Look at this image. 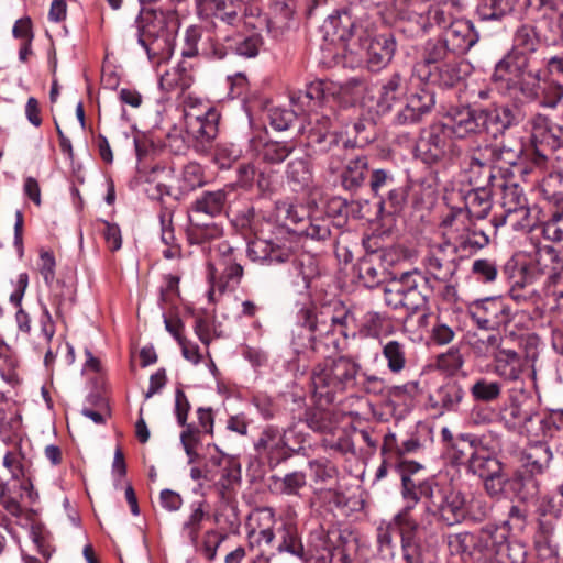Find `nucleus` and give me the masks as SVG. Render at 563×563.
<instances>
[{
    "instance_id": "1",
    "label": "nucleus",
    "mask_w": 563,
    "mask_h": 563,
    "mask_svg": "<svg viewBox=\"0 0 563 563\" xmlns=\"http://www.w3.org/2000/svg\"><path fill=\"white\" fill-rule=\"evenodd\" d=\"M355 323L353 309L342 301L324 305L318 312L302 307L291 331L292 350L296 354L310 350L321 356L342 351L349 338L355 335Z\"/></svg>"
},
{
    "instance_id": "2",
    "label": "nucleus",
    "mask_w": 563,
    "mask_h": 563,
    "mask_svg": "<svg viewBox=\"0 0 563 563\" xmlns=\"http://www.w3.org/2000/svg\"><path fill=\"white\" fill-rule=\"evenodd\" d=\"M439 483L434 478L416 482L413 478L402 476L401 498L402 509L395 516L394 520L400 530L402 556L406 563H435L432 551L423 549L418 542L420 526L412 518L411 511L421 498L426 499V507L431 505L438 497Z\"/></svg>"
},
{
    "instance_id": "3",
    "label": "nucleus",
    "mask_w": 563,
    "mask_h": 563,
    "mask_svg": "<svg viewBox=\"0 0 563 563\" xmlns=\"http://www.w3.org/2000/svg\"><path fill=\"white\" fill-rule=\"evenodd\" d=\"M361 365L349 356L325 357L310 374L311 391L320 406L332 404L339 395L354 390Z\"/></svg>"
},
{
    "instance_id": "4",
    "label": "nucleus",
    "mask_w": 563,
    "mask_h": 563,
    "mask_svg": "<svg viewBox=\"0 0 563 563\" xmlns=\"http://www.w3.org/2000/svg\"><path fill=\"white\" fill-rule=\"evenodd\" d=\"M493 80L499 92L509 97L520 93L530 101L540 97L541 70L529 69V57L517 51H510L496 64Z\"/></svg>"
},
{
    "instance_id": "5",
    "label": "nucleus",
    "mask_w": 563,
    "mask_h": 563,
    "mask_svg": "<svg viewBox=\"0 0 563 563\" xmlns=\"http://www.w3.org/2000/svg\"><path fill=\"white\" fill-rule=\"evenodd\" d=\"M232 186L201 192L188 208V240L191 244H201L219 238L222 229L213 221L225 212Z\"/></svg>"
},
{
    "instance_id": "6",
    "label": "nucleus",
    "mask_w": 563,
    "mask_h": 563,
    "mask_svg": "<svg viewBox=\"0 0 563 563\" xmlns=\"http://www.w3.org/2000/svg\"><path fill=\"white\" fill-rule=\"evenodd\" d=\"M498 420L508 431L525 435L528 439L542 438L544 428H548L549 424L534 408L531 399L523 395L511 396L500 407Z\"/></svg>"
},
{
    "instance_id": "7",
    "label": "nucleus",
    "mask_w": 563,
    "mask_h": 563,
    "mask_svg": "<svg viewBox=\"0 0 563 563\" xmlns=\"http://www.w3.org/2000/svg\"><path fill=\"white\" fill-rule=\"evenodd\" d=\"M343 121L331 104L321 106L320 110H311L300 133L306 136L307 145L316 152L327 153L338 145L336 123Z\"/></svg>"
},
{
    "instance_id": "8",
    "label": "nucleus",
    "mask_w": 563,
    "mask_h": 563,
    "mask_svg": "<svg viewBox=\"0 0 563 563\" xmlns=\"http://www.w3.org/2000/svg\"><path fill=\"white\" fill-rule=\"evenodd\" d=\"M416 156L427 165L459 157L460 148L451 139L449 124L435 122L424 128L416 143Z\"/></svg>"
},
{
    "instance_id": "9",
    "label": "nucleus",
    "mask_w": 563,
    "mask_h": 563,
    "mask_svg": "<svg viewBox=\"0 0 563 563\" xmlns=\"http://www.w3.org/2000/svg\"><path fill=\"white\" fill-rule=\"evenodd\" d=\"M296 424H292L280 431L274 426H267L262 431L254 448L260 455L267 459L269 467H276L289 459L297 451L292 444L300 445L303 442V437L296 432Z\"/></svg>"
},
{
    "instance_id": "10",
    "label": "nucleus",
    "mask_w": 563,
    "mask_h": 563,
    "mask_svg": "<svg viewBox=\"0 0 563 563\" xmlns=\"http://www.w3.org/2000/svg\"><path fill=\"white\" fill-rule=\"evenodd\" d=\"M495 186L501 189L500 206L503 208V212L495 214L492 219L495 230L503 225H509L515 231L531 227L530 210L522 188L517 183L506 180Z\"/></svg>"
},
{
    "instance_id": "11",
    "label": "nucleus",
    "mask_w": 563,
    "mask_h": 563,
    "mask_svg": "<svg viewBox=\"0 0 563 563\" xmlns=\"http://www.w3.org/2000/svg\"><path fill=\"white\" fill-rule=\"evenodd\" d=\"M445 234L452 241V250L474 253L489 243V236L476 224L467 220L463 209H453L443 220Z\"/></svg>"
},
{
    "instance_id": "12",
    "label": "nucleus",
    "mask_w": 563,
    "mask_h": 563,
    "mask_svg": "<svg viewBox=\"0 0 563 563\" xmlns=\"http://www.w3.org/2000/svg\"><path fill=\"white\" fill-rule=\"evenodd\" d=\"M531 269L545 275L543 289L563 312V251L548 244L538 246Z\"/></svg>"
},
{
    "instance_id": "13",
    "label": "nucleus",
    "mask_w": 563,
    "mask_h": 563,
    "mask_svg": "<svg viewBox=\"0 0 563 563\" xmlns=\"http://www.w3.org/2000/svg\"><path fill=\"white\" fill-rule=\"evenodd\" d=\"M184 120L187 133L194 139L209 142L218 133V111L190 97L184 104Z\"/></svg>"
},
{
    "instance_id": "14",
    "label": "nucleus",
    "mask_w": 563,
    "mask_h": 563,
    "mask_svg": "<svg viewBox=\"0 0 563 563\" xmlns=\"http://www.w3.org/2000/svg\"><path fill=\"white\" fill-rule=\"evenodd\" d=\"M467 313L484 331L497 330L514 319V312L500 297L476 299L467 306Z\"/></svg>"
},
{
    "instance_id": "15",
    "label": "nucleus",
    "mask_w": 563,
    "mask_h": 563,
    "mask_svg": "<svg viewBox=\"0 0 563 563\" xmlns=\"http://www.w3.org/2000/svg\"><path fill=\"white\" fill-rule=\"evenodd\" d=\"M390 282L395 288H398L400 297L407 303L408 313L422 308L434 290L431 279L418 269L405 272Z\"/></svg>"
},
{
    "instance_id": "16",
    "label": "nucleus",
    "mask_w": 563,
    "mask_h": 563,
    "mask_svg": "<svg viewBox=\"0 0 563 563\" xmlns=\"http://www.w3.org/2000/svg\"><path fill=\"white\" fill-rule=\"evenodd\" d=\"M247 256L263 265H278L295 262V249L289 238L275 235L269 239L256 238L247 244Z\"/></svg>"
},
{
    "instance_id": "17",
    "label": "nucleus",
    "mask_w": 563,
    "mask_h": 563,
    "mask_svg": "<svg viewBox=\"0 0 563 563\" xmlns=\"http://www.w3.org/2000/svg\"><path fill=\"white\" fill-rule=\"evenodd\" d=\"M174 15L156 10H142L135 20L137 43L145 49L147 57L152 60L157 56L156 42L165 35L168 21Z\"/></svg>"
},
{
    "instance_id": "18",
    "label": "nucleus",
    "mask_w": 563,
    "mask_h": 563,
    "mask_svg": "<svg viewBox=\"0 0 563 563\" xmlns=\"http://www.w3.org/2000/svg\"><path fill=\"white\" fill-rule=\"evenodd\" d=\"M427 512L438 515L440 520L448 526H454L466 517L465 498L460 492L439 484L438 497L427 506Z\"/></svg>"
},
{
    "instance_id": "19",
    "label": "nucleus",
    "mask_w": 563,
    "mask_h": 563,
    "mask_svg": "<svg viewBox=\"0 0 563 563\" xmlns=\"http://www.w3.org/2000/svg\"><path fill=\"white\" fill-rule=\"evenodd\" d=\"M531 143L536 153L549 159L550 152L563 141V128L549 117L538 113L530 120Z\"/></svg>"
},
{
    "instance_id": "20",
    "label": "nucleus",
    "mask_w": 563,
    "mask_h": 563,
    "mask_svg": "<svg viewBox=\"0 0 563 563\" xmlns=\"http://www.w3.org/2000/svg\"><path fill=\"white\" fill-rule=\"evenodd\" d=\"M336 538H340V530L336 528L313 529L308 538L305 563H332L336 549Z\"/></svg>"
},
{
    "instance_id": "21",
    "label": "nucleus",
    "mask_w": 563,
    "mask_h": 563,
    "mask_svg": "<svg viewBox=\"0 0 563 563\" xmlns=\"http://www.w3.org/2000/svg\"><path fill=\"white\" fill-rule=\"evenodd\" d=\"M426 274L434 280L449 283L457 271V262L450 244H440L430 249L423 258Z\"/></svg>"
},
{
    "instance_id": "22",
    "label": "nucleus",
    "mask_w": 563,
    "mask_h": 563,
    "mask_svg": "<svg viewBox=\"0 0 563 563\" xmlns=\"http://www.w3.org/2000/svg\"><path fill=\"white\" fill-rule=\"evenodd\" d=\"M207 180L203 167L196 162H189L183 167L179 176L177 177V187L175 189L163 183H158L156 188L159 196H173L176 200H180L188 194L205 186Z\"/></svg>"
},
{
    "instance_id": "23",
    "label": "nucleus",
    "mask_w": 563,
    "mask_h": 563,
    "mask_svg": "<svg viewBox=\"0 0 563 563\" xmlns=\"http://www.w3.org/2000/svg\"><path fill=\"white\" fill-rule=\"evenodd\" d=\"M396 52V41L391 34H379L366 41L365 62L372 71L386 67Z\"/></svg>"
},
{
    "instance_id": "24",
    "label": "nucleus",
    "mask_w": 563,
    "mask_h": 563,
    "mask_svg": "<svg viewBox=\"0 0 563 563\" xmlns=\"http://www.w3.org/2000/svg\"><path fill=\"white\" fill-rule=\"evenodd\" d=\"M442 35L451 47L453 57L467 53L478 41V34L468 20H455L446 27Z\"/></svg>"
},
{
    "instance_id": "25",
    "label": "nucleus",
    "mask_w": 563,
    "mask_h": 563,
    "mask_svg": "<svg viewBox=\"0 0 563 563\" xmlns=\"http://www.w3.org/2000/svg\"><path fill=\"white\" fill-rule=\"evenodd\" d=\"M435 104L433 92L421 89L411 93L404 108L396 114L398 124H413L419 122L426 114L430 113Z\"/></svg>"
},
{
    "instance_id": "26",
    "label": "nucleus",
    "mask_w": 563,
    "mask_h": 563,
    "mask_svg": "<svg viewBox=\"0 0 563 563\" xmlns=\"http://www.w3.org/2000/svg\"><path fill=\"white\" fill-rule=\"evenodd\" d=\"M426 7L423 19L418 20L421 31L427 32L429 26L438 25L444 30L456 19L455 14L460 9L457 0H431Z\"/></svg>"
},
{
    "instance_id": "27",
    "label": "nucleus",
    "mask_w": 563,
    "mask_h": 563,
    "mask_svg": "<svg viewBox=\"0 0 563 563\" xmlns=\"http://www.w3.org/2000/svg\"><path fill=\"white\" fill-rule=\"evenodd\" d=\"M196 11L202 20L218 19L228 25L240 21V8L234 0H196Z\"/></svg>"
},
{
    "instance_id": "28",
    "label": "nucleus",
    "mask_w": 563,
    "mask_h": 563,
    "mask_svg": "<svg viewBox=\"0 0 563 563\" xmlns=\"http://www.w3.org/2000/svg\"><path fill=\"white\" fill-rule=\"evenodd\" d=\"M547 516L548 515L543 514V517L538 520L533 536L534 549L541 559L554 558L559 550V536L555 518Z\"/></svg>"
},
{
    "instance_id": "29",
    "label": "nucleus",
    "mask_w": 563,
    "mask_h": 563,
    "mask_svg": "<svg viewBox=\"0 0 563 563\" xmlns=\"http://www.w3.org/2000/svg\"><path fill=\"white\" fill-rule=\"evenodd\" d=\"M503 468L501 462L495 456V446L490 445L485 435L483 439V449L477 448L467 459V470L478 477L483 478L489 474H496Z\"/></svg>"
},
{
    "instance_id": "30",
    "label": "nucleus",
    "mask_w": 563,
    "mask_h": 563,
    "mask_svg": "<svg viewBox=\"0 0 563 563\" xmlns=\"http://www.w3.org/2000/svg\"><path fill=\"white\" fill-rule=\"evenodd\" d=\"M463 175L473 188L495 187L492 166L476 153L471 154L463 166Z\"/></svg>"
},
{
    "instance_id": "31",
    "label": "nucleus",
    "mask_w": 563,
    "mask_h": 563,
    "mask_svg": "<svg viewBox=\"0 0 563 563\" xmlns=\"http://www.w3.org/2000/svg\"><path fill=\"white\" fill-rule=\"evenodd\" d=\"M407 92V80L400 73H394L380 82L377 107L388 112Z\"/></svg>"
},
{
    "instance_id": "32",
    "label": "nucleus",
    "mask_w": 563,
    "mask_h": 563,
    "mask_svg": "<svg viewBox=\"0 0 563 563\" xmlns=\"http://www.w3.org/2000/svg\"><path fill=\"white\" fill-rule=\"evenodd\" d=\"M382 357L386 363L387 369L398 375L402 373L409 364V346L405 341L388 340L380 342Z\"/></svg>"
},
{
    "instance_id": "33",
    "label": "nucleus",
    "mask_w": 563,
    "mask_h": 563,
    "mask_svg": "<svg viewBox=\"0 0 563 563\" xmlns=\"http://www.w3.org/2000/svg\"><path fill=\"white\" fill-rule=\"evenodd\" d=\"M492 190L489 188H472L464 196L463 211L467 220H483L492 209Z\"/></svg>"
},
{
    "instance_id": "34",
    "label": "nucleus",
    "mask_w": 563,
    "mask_h": 563,
    "mask_svg": "<svg viewBox=\"0 0 563 563\" xmlns=\"http://www.w3.org/2000/svg\"><path fill=\"white\" fill-rule=\"evenodd\" d=\"M450 119L451 124L449 129L451 135L454 134L456 137L463 139L483 130L479 110L475 111L470 108L457 109L450 114Z\"/></svg>"
},
{
    "instance_id": "35",
    "label": "nucleus",
    "mask_w": 563,
    "mask_h": 563,
    "mask_svg": "<svg viewBox=\"0 0 563 563\" xmlns=\"http://www.w3.org/2000/svg\"><path fill=\"white\" fill-rule=\"evenodd\" d=\"M307 211L303 207L295 206L288 201H277L274 208V220L290 234L295 229L302 228Z\"/></svg>"
},
{
    "instance_id": "36",
    "label": "nucleus",
    "mask_w": 563,
    "mask_h": 563,
    "mask_svg": "<svg viewBox=\"0 0 563 563\" xmlns=\"http://www.w3.org/2000/svg\"><path fill=\"white\" fill-rule=\"evenodd\" d=\"M543 438L530 439L525 452V465L532 474H541L549 468L553 454Z\"/></svg>"
},
{
    "instance_id": "37",
    "label": "nucleus",
    "mask_w": 563,
    "mask_h": 563,
    "mask_svg": "<svg viewBox=\"0 0 563 563\" xmlns=\"http://www.w3.org/2000/svg\"><path fill=\"white\" fill-rule=\"evenodd\" d=\"M479 119L482 120V129L492 130L493 132H501L516 121L512 110L506 106H492L482 109L479 110Z\"/></svg>"
},
{
    "instance_id": "38",
    "label": "nucleus",
    "mask_w": 563,
    "mask_h": 563,
    "mask_svg": "<svg viewBox=\"0 0 563 563\" xmlns=\"http://www.w3.org/2000/svg\"><path fill=\"white\" fill-rule=\"evenodd\" d=\"M518 4V0H479L476 14L481 21L500 22L510 15Z\"/></svg>"
},
{
    "instance_id": "39",
    "label": "nucleus",
    "mask_w": 563,
    "mask_h": 563,
    "mask_svg": "<svg viewBox=\"0 0 563 563\" xmlns=\"http://www.w3.org/2000/svg\"><path fill=\"white\" fill-rule=\"evenodd\" d=\"M279 543L277 552H287L302 561L306 558V548L302 544L298 528L292 522H284L278 529Z\"/></svg>"
},
{
    "instance_id": "40",
    "label": "nucleus",
    "mask_w": 563,
    "mask_h": 563,
    "mask_svg": "<svg viewBox=\"0 0 563 563\" xmlns=\"http://www.w3.org/2000/svg\"><path fill=\"white\" fill-rule=\"evenodd\" d=\"M495 373L505 380L515 382L521 374V362L518 353L511 349H504L494 356Z\"/></svg>"
},
{
    "instance_id": "41",
    "label": "nucleus",
    "mask_w": 563,
    "mask_h": 563,
    "mask_svg": "<svg viewBox=\"0 0 563 563\" xmlns=\"http://www.w3.org/2000/svg\"><path fill=\"white\" fill-rule=\"evenodd\" d=\"M464 396L462 387L455 382H449L440 386L430 395V402L433 408L441 410H454Z\"/></svg>"
},
{
    "instance_id": "42",
    "label": "nucleus",
    "mask_w": 563,
    "mask_h": 563,
    "mask_svg": "<svg viewBox=\"0 0 563 563\" xmlns=\"http://www.w3.org/2000/svg\"><path fill=\"white\" fill-rule=\"evenodd\" d=\"M368 169L366 156L351 159L341 174V184L345 190L356 191L363 186Z\"/></svg>"
},
{
    "instance_id": "43",
    "label": "nucleus",
    "mask_w": 563,
    "mask_h": 563,
    "mask_svg": "<svg viewBox=\"0 0 563 563\" xmlns=\"http://www.w3.org/2000/svg\"><path fill=\"white\" fill-rule=\"evenodd\" d=\"M286 177L295 190L307 188L312 180L309 159L306 156L291 158L286 167Z\"/></svg>"
},
{
    "instance_id": "44",
    "label": "nucleus",
    "mask_w": 563,
    "mask_h": 563,
    "mask_svg": "<svg viewBox=\"0 0 563 563\" xmlns=\"http://www.w3.org/2000/svg\"><path fill=\"white\" fill-rule=\"evenodd\" d=\"M27 286L29 276L26 273H21L18 275L14 284V290L10 295V302L14 305L15 308H18L15 313L18 328L24 333H29L31 330V319L29 314L21 308V302Z\"/></svg>"
},
{
    "instance_id": "45",
    "label": "nucleus",
    "mask_w": 563,
    "mask_h": 563,
    "mask_svg": "<svg viewBox=\"0 0 563 563\" xmlns=\"http://www.w3.org/2000/svg\"><path fill=\"white\" fill-rule=\"evenodd\" d=\"M485 434L477 437L470 433H462L451 444L452 459L457 464H467V459L477 448L483 449Z\"/></svg>"
},
{
    "instance_id": "46",
    "label": "nucleus",
    "mask_w": 563,
    "mask_h": 563,
    "mask_svg": "<svg viewBox=\"0 0 563 563\" xmlns=\"http://www.w3.org/2000/svg\"><path fill=\"white\" fill-rule=\"evenodd\" d=\"M498 528L495 526H486L478 533H474L476 541L474 542V560L489 559L493 554H498L495 549L498 542Z\"/></svg>"
},
{
    "instance_id": "47",
    "label": "nucleus",
    "mask_w": 563,
    "mask_h": 563,
    "mask_svg": "<svg viewBox=\"0 0 563 563\" xmlns=\"http://www.w3.org/2000/svg\"><path fill=\"white\" fill-rule=\"evenodd\" d=\"M192 82L194 78L190 70L183 64L166 70L159 79L162 89L166 91H185L192 85Z\"/></svg>"
},
{
    "instance_id": "48",
    "label": "nucleus",
    "mask_w": 563,
    "mask_h": 563,
    "mask_svg": "<svg viewBox=\"0 0 563 563\" xmlns=\"http://www.w3.org/2000/svg\"><path fill=\"white\" fill-rule=\"evenodd\" d=\"M273 489L282 495L297 496L299 490L307 484V477L303 472H291L285 476H272Z\"/></svg>"
},
{
    "instance_id": "49",
    "label": "nucleus",
    "mask_w": 563,
    "mask_h": 563,
    "mask_svg": "<svg viewBox=\"0 0 563 563\" xmlns=\"http://www.w3.org/2000/svg\"><path fill=\"white\" fill-rule=\"evenodd\" d=\"M539 46L540 37L534 26L523 24L516 30L514 35V48L511 51H517L527 56V54L537 52Z\"/></svg>"
},
{
    "instance_id": "50",
    "label": "nucleus",
    "mask_w": 563,
    "mask_h": 563,
    "mask_svg": "<svg viewBox=\"0 0 563 563\" xmlns=\"http://www.w3.org/2000/svg\"><path fill=\"white\" fill-rule=\"evenodd\" d=\"M295 150L292 143L268 141L265 142L258 151V157L267 164H280L284 162Z\"/></svg>"
},
{
    "instance_id": "51",
    "label": "nucleus",
    "mask_w": 563,
    "mask_h": 563,
    "mask_svg": "<svg viewBox=\"0 0 563 563\" xmlns=\"http://www.w3.org/2000/svg\"><path fill=\"white\" fill-rule=\"evenodd\" d=\"M321 407L322 406L318 404L317 408L308 409L305 412V421L307 426L316 432L332 433L335 429L333 415Z\"/></svg>"
},
{
    "instance_id": "52",
    "label": "nucleus",
    "mask_w": 563,
    "mask_h": 563,
    "mask_svg": "<svg viewBox=\"0 0 563 563\" xmlns=\"http://www.w3.org/2000/svg\"><path fill=\"white\" fill-rule=\"evenodd\" d=\"M331 219L327 217H314L308 219V224L295 229V234L305 235L311 240L325 241L331 235Z\"/></svg>"
},
{
    "instance_id": "53",
    "label": "nucleus",
    "mask_w": 563,
    "mask_h": 563,
    "mask_svg": "<svg viewBox=\"0 0 563 563\" xmlns=\"http://www.w3.org/2000/svg\"><path fill=\"white\" fill-rule=\"evenodd\" d=\"M206 517V511L201 501L191 505V512L181 526V534L189 540V542L197 547V540L201 530L202 521Z\"/></svg>"
},
{
    "instance_id": "54",
    "label": "nucleus",
    "mask_w": 563,
    "mask_h": 563,
    "mask_svg": "<svg viewBox=\"0 0 563 563\" xmlns=\"http://www.w3.org/2000/svg\"><path fill=\"white\" fill-rule=\"evenodd\" d=\"M361 551L357 537L347 530H340V538H336L335 553L340 554L342 563H353Z\"/></svg>"
},
{
    "instance_id": "55",
    "label": "nucleus",
    "mask_w": 563,
    "mask_h": 563,
    "mask_svg": "<svg viewBox=\"0 0 563 563\" xmlns=\"http://www.w3.org/2000/svg\"><path fill=\"white\" fill-rule=\"evenodd\" d=\"M18 360L11 347L0 339V374L10 385L19 383Z\"/></svg>"
},
{
    "instance_id": "56",
    "label": "nucleus",
    "mask_w": 563,
    "mask_h": 563,
    "mask_svg": "<svg viewBox=\"0 0 563 563\" xmlns=\"http://www.w3.org/2000/svg\"><path fill=\"white\" fill-rule=\"evenodd\" d=\"M262 45V36L260 34L253 33L250 35L236 36L232 40V43L229 47L239 56L253 58L258 55Z\"/></svg>"
},
{
    "instance_id": "57",
    "label": "nucleus",
    "mask_w": 563,
    "mask_h": 563,
    "mask_svg": "<svg viewBox=\"0 0 563 563\" xmlns=\"http://www.w3.org/2000/svg\"><path fill=\"white\" fill-rule=\"evenodd\" d=\"M408 187L399 181L387 190L379 201V208H388L390 213L401 211L407 202Z\"/></svg>"
},
{
    "instance_id": "58",
    "label": "nucleus",
    "mask_w": 563,
    "mask_h": 563,
    "mask_svg": "<svg viewBox=\"0 0 563 563\" xmlns=\"http://www.w3.org/2000/svg\"><path fill=\"white\" fill-rule=\"evenodd\" d=\"M388 321L386 313L374 310L367 311L362 318L360 333L365 336L377 339L383 333Z\"/></svg>"
},
{
    "instance_id": "59",
    "label": "nucleus",
    "mask_w": 563,
    "mask_h": 563,
    "mask_svg": "<svg viewBox=\"0 0 563 563\" xmlns=\"http://www.w3.org/2000/svg\"><path fill=\"white\" fill-rule=\"evenodd\" d=\"M539 103L545 109L554 110L563 100V84L555 79L543 80Z\"/></svg>"
},
{
    "instance_id": "60",
    "label": "nucleus",
    "mask_w": 563,
    "mask_h": 563,
    "mask_svg": "<svg viewBox=\"0 0 563 563\" xmlns=\"http://www.w3.org/2000/svg\"><path fill=\"white\" fill-rule=\"evenodd\" d=\"M474 533L460 532L448 537V545L452 554H459L463 560H474Z\"/></svg>"
},
{
    "instance_id": "61",
    "label": "nucleus",
    "mask_w": 563,
    "mask_h": 563,
    "mask_svg": "<svg viewBox=\"0 0 563 563\" xmlns=\"http://www.w3.org/2000/svg\"><path fill=\"white\" fill-rule=\"evenodd\" d=\"M242 155V148L232 142H220L216 145L213 161L221 169L230 168Z\"/></svg>"
},
{
    "instance_id": "62",
    "label": "nucleus",
    "mask_w": 563,
    "mask_h": 563,
    "mask_svg": "<svg viewBox=\"0 0 563 563\" xmlns=\"http://www.w3.org/2000/svg\"><path fill=\"white\" fill-rule=\"evenodd\" d=\"M398 183L390 169L376 168L369 176V187L374 196L383 197L384 194Z\"/></svg>"
},
{
    "instance_id": "63",
    "label": "nucleus",
    "mask_w": 563,
    "mask_h": 563,
    "mask_svg": "<svg viewBox=\"0 0 563 563\" xmlns=\"http://www.w3.org/2000/svg\"><path fill=\"white\" fill-rule=\"evenodd\" d=\"M473 347L478 355L494 356L503 351V336L497 330H493L477 338L473 343Z\"/></svg>"
},
{
    "instance_id": "64",
    "label": "nucleus",
    "mask_w": 563,
    "mask_h": 563,
    "mask_svg": "<svg viewBox=\"0 0 563 563\" xmlns=\"http://www.w3.org/2000/svg\"><path fill=\"white\" fill-rule=\"evenodd\" d=\"M542 235L553 243H563V209L553 211L542 223Z\"/></svg>"
}]
</instances>
